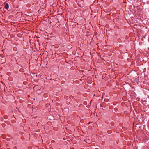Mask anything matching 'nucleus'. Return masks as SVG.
I'll return each instance as SVG.
<instances>
[{
    "label": "nucleus",
    "instance_id": "obj_1",
    "mask_svg": "<svg viewBox=\"0 0 149 149\" xmlns=\"http://www.w3.org/2000/svg\"><path fill=\"white\" fill-rule=\"evenodd\" d=\"M4 8L7 10L9 8V5L8 4V3H6V4Z\"/></svg>",
    "mask_w": 149,
    "mask_h": 149
},
{
    "label": "nucleus",
    "instance_id": "obj_2",
    "mask_svg": "<svg viewBox=\"0 0 149 149\" xmlns=\"http://www.w3.org/2000/svg\"><path fill=\"white\" fill-rule=\"evenodd\" d=\"M108 133H111V132H110V131L109 132V131H108Z\"/></svg>",
    "mask_w": 149,
    "mask_h": 149
},
{
    "label": "nucleus",
    "instance_id": "obj_3",
    "mask_svg": "<svg viewBox=\"0 0 149 149\" xmlns=\"http://www.w3.org/2000/svg\"><path fill=\"white\" fill-rule=\"evenodd\" d=\"M108 133H111V132H110V131L109 132V131H108Z\"/></svg>",
    "mask_w": 149,
    "mask_h": 149
}]
</instances>
